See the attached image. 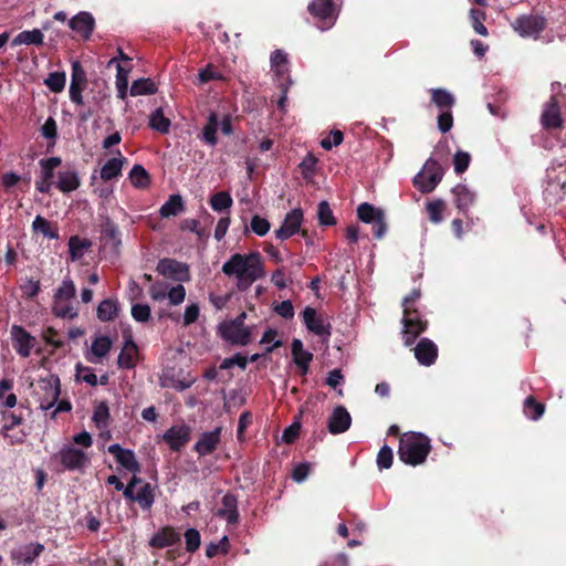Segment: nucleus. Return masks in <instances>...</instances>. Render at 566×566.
Segmentation results:
<instances>
[{"label": "nucleus", "mask_w": 566, "mask_h": 566, "mask_svg": "<svg viewBox=\"0 0 566 566\" xmlns=\"http://www.w3.org/2000/svg\"><path fill=\"white\" fill-rule=\"evenodd\" d=\"M222 272L228 275H234L238 279V289L248 290L252 283L263 277L264 271L259 252L249 254L234 253L223 263Z\"/></svg>", "instance_id": "1"}, {"label": "nucleus", "mask_w": 566, "mask_h": 566, "mask_svg": "<svg viewBox=\"0 0 566 566\" xmlns=\"http://www.w3.org/2000/svg\"><path fill=\"white\" fill-rule=\"evenodd\" d=\"M431 451L430 439L420 432H407L400 436L399 459L411 467L422 464Z\"/></svg>", "instance_id": "2"}, {"label": "nucleus", "mask_w": 566, "mask_h": 566, "mask_svg": "<svg viewBox=\"0 0 566 566\" xmlns=\"http://www.w3.org/2000/svg\"><path fill=\"white\" fill-rule=\"evenodd\" d=\"M443 177V168L433 158H429L420 172L413 178V185L422 193L431 192Z\"/></svg>", "instance_id": "3"}, {"label": "nucleus", "mask_w": 566, "mask_h": 566, "mask_svg": "<svg viewBox=\"0 0 566 566\" xmlns=\"http://www.w3.org/2000/svg\"><path fill=\"white\" fill-rule=\"evenodd\" d=\"M402 325L405 345L410 346L427 329L428 322L417 308H403Z\"/></svg>", "instance_id": "4"}, {"label": "nucleus", "mask_w": 566, "mask_h": 566, "mask_svg": "<svg viewBox=\"0 0 566 566\" xmlns=\"http://www.w3.org/2000/svg\"><path fill=\"white\" fill-rule=\"evenodd\" d=\"M308 11L316 20L319 30L331 29L337 18L335 4L332 0H312L308 4Z\"/></svg>", "instance_id": "5"}, {"label": "nucleus", "mask_w": 566, "mask_h": 566, "mask_svg": "<svg viewBox=\"0 0 566 566\" xmlns=\"http://www.w3.org/2000/svg\"><path fill=\"white\" fill-rule=\"evenodd\" d=\"M56 458L67 471H83L91 462L90 457L83 450L69 444L60 449Z\"/></svg>", "instance_id": "6"}, {"label": "nucleus", "mask_w": 566, "mask_h": 566, "mask_svg": "<svg viewBox=\"0 0 566 566\" xmlns=\"http://www.w3.org/2000/svg\"><path fill=\"white\" fill-rule=\"evenodd\" d=\"M546 25L542 15L524 14L512 22V28L523 38L537 36Z\"/></svg>", "instance_id": "7"}, {"label": "nucleus", "mask_w": 566, "mask_h": 566, "mask_svg": "<svg viewBox=\"0 0 566 566\" xmlns=\"http://www.w3.org/2000/svg\"><path fill=\"white\" fill-rule=\"evenodd\" d=\"M10 335L14 350L23 358L29 357L32 348L36 344L35 337L20 325H12Z\"/></svg>", "instance_id": "8"}, {"label": "nucleus", "mask_w": 566, "mask_h": 566, "mask_svg": "<svg viewBox=\"0 0 566 566\" xmlns=\"http://www.w3.org/2000/svg\"><path fill=\"white\" fill-rule=\"evenodd\" d=\"M40 388L44 391L40 399V408L49 410L55 406L61 395V381L59 376L50 375L40 380Z\"/></svg>", "instance_id": "9"}, {"label": "nucleus", "mask_w": 566, "mask_h": 566, "mask_svg": "<svg viewBox=\"0 0 566 566\" xmlns=\"http://www.w3.org/2000/svg\"><path fill=\"white\" fill-rule=\"evenodd\" d=\"M99 232L103 247L118 253L122 245V234L118 226L109 217H105L101 223Z\"/></svg>", "instance_id": "10"}, {"label": "nucleus", "mask_w": 566, "mask_h": 566, "mask_svg": "<svg viewBox=\"0 0 566 566\" xmlns=\"http://www.w3.org/2000/svg\"><path fill=\"white\" fill-rule=\"evenodd\" d=\"M303 221V211L295 208L286 213L281 227L275 230V237L279 240H286L301 231Z\"/></svg>", "instance_id": "11"}, {"label": "nucleus", "mask_w": 566, "mask_h": 566, "mask_svg": "<svg viewBox=\"0 0 566 566\" xmlns=\"http://www.w3.org/2000/svg\"><path fill=\"white\" fill-rule=\"evenodd\" d=\"M303 323L306 328L318 336L329 337L332 334V327L329 323H325L322 315H318L316 310L306 306L302 312Z\"/></svg>", "instance_id": "12"}, {"label": "nucleus", "mask_w": 566, "mask_h": 566, "mask_svg": "<svg viewBox=\"0 0 566 566\" xmlns=\"http://www.w3.org/2000/svg\"><path fill=\"white\" fill-rule=\"evenodd\" d=\"M219 331L221 337L232 345L247 346L251 342L249 327H233L230 322H224L219 326Z\"/></svg>", "instance_id": "13"}, {"label": "nucleus", "mask_w": 566, "mask_h": 566, "mask_svg": "<svg viewBox=\"0 0 566 566\" xmlns=\"http://www.w3.org/2000/svg\"><path fill=\"white\" fill-rule=\"evenodd\" d=\"M191 429L187 424L172 426L164 433V441L172 451H180L190 441Z\"/></svg>", "instance_id": "14"}, {"label": "nucleus", "mask_w": 566, "mask_h": 566, "mask_svg": "<svg viewBox=\"0 0 566 566\" xmlns=\"http://www.w3.org/2000/svg\"><path fill=\"white\" fill-rule=\"evenodd\" d=\"M107 451L114 455L116 462L132 473L140 471V464L133 450L124 449L118 443L108 446Z\"/></svg>", "instance_id": "15"}, {"label": "nucleus", "mask_w": 566, "mask_h": 566, "mask_svg": "<svg viewBox=\"0 0 566 566\" xmlns=\"http://www.w3.org/2000/svg\"><path fill=\"white\" fill-rule=\"evenodd\" d=\"M221 432L222 427H217L212 431L203 432L193 446V451L197 452L199 457L212 454L220 443Z\"/></svg>", "instance_id": "16"}, {"label": "nucleus", "mask_w": 566, "mask_h": 566, "mask_svg": "<svg viewBox=\"0 0 566 566\" xmlns=\"http://www.w3.org/2000/svg\"><path fill=\"white\" fill-rule=\"evenodd\" d=\"M216 516L226 520L229 525H235L239 522L238 496L231 492L226 493L221 499V507L216 512Z\"/></svg>", "instance_id": "17"}, {"label": "nucleus", "mask_w": 566, "mask_h": 566, "mask_svg": "<svg viewBox=\"0 0 566 566\" xmlns=\"http://www.w3.org/2000/svg\"><path fill=\"white\" fill-rule=\"evenodd\" d=\"M352 417L344 406L334 408L328 418L327 428L332 434L344 433L350 428Z\"/></svg>", "instance_id": "18"}, {"label": "nucleus", "mask_w": 566, "mask_h": 566, "mask_svg": "<svg viewBox=\"0 0 566 566\" xmlns=\"http://www.w3.org/2000/svg\"><path fill=\"white\" fill-rule=\"evenodd\" d=\"M415 357L419 364L423 366H431L438 358V347L429 338H421L413 348Z\"/></svg>", "instance_id": "19"}, {"label": "nucleus", "mask_w": 566, "mask_h": 566, "mask_svg": "<svg viewBox=\"0 0 566 566\" xmlns=\"http://www.w3.org/2000/svg\"><path fill=\"white\" fill-rule=\"evenodd\" d=\"M156 270L160 275L175 280H184L181 274L188 275L187 264L169 258L159 260Z\"/></svg>", "instance_id": "20"}, {"label": "nucleus", "mask_w": 566, "mask_h": 566, "mask_svg": "<svg viewBox=\"0 0 566 566\" xmlns=\"http://www.w3.org/2000/svg\"><path fill=\"white\" fill-rule=\"evenodd\" d=\"M81 186V179L75 168H64L57 172L55 187L63 193L75 191Z\"/></svg>", "instance_id": "21"}, {"label": "nucleus", "mask_w": 566, "mask_h": 566, "mask_svg": "<svg viewBox=\"0 0 566 566\" xmlns=\"http://www.w3.org/2000/svg\"><path fill=\"white\" fill-rule=\"evenodd\" d=\"M542 125L546 129L559 128L563 125L559 106L554 96L546 103L542 113Z\"/></svg>", "instance_id": "22"}, {"label": "nucleus", "mask_w": 566, "mask_h": 566, "mask_svg": "<svg viewBox=\"0 0 566 566\" xmlns=\"http://www.w3.org/2000/svg\"><path fill=\"white\" fill-rule=\"evenodd\" d=\"M94 22L91 13L80 12L70 20L69 25L81 38L88 39L94 29Z\"/></svg>", "instance_id": "23"}, {"label": "nucleus", "mask_w": 566, "mask_h": 566, "mask_svg": "<svg viewBox=\"0 0 566 566\" xmlns=\"http://www.w3.org/2000/svg\"><path fill=\"white\" fill-rule=\"evenodd\" d=\"M180 541V535L171 526L160 528L149 541L154 548H165L172 546Z\"/></svg>", "instance_id": "24"}, {"label": "nucleus", "mask_w": 566, "mask_h": 566, "mask_svg": "<svg viewBox=\"0 0 566 566\" xmlns=\"http://www.w3.org/2000/svg\"><path fill=\"white\" fill-rule=\"evenodd\" d=\"M138 348L132 337L127 338L118 355L117 365L122 369H132L137 363Z\"/></svg>", "instance_id": "25"}, {"label": "nucleus", "mask_w": 566, "mask_h": 566, "mask_svg": "<svg viewBox=\"0 0 566 566\" xmlns=\"http://www.w3.org/2000/svg\"><path fill=\"white\" fill-rule=\"evenodd\" d=\"M108 69H115V71L122 72V71H133L134 69H142L145 67L143 64V61L140 57H132L126 54H124L120 50H118V55L115 57H112L107 62Z\"/></svg>", "instance_id": "26"}, {"label": "nucleus", "mask_w": 566, "mask_h": 566, "mask_svg": "<svg viewBox=\"0 0 566 566\" xmlns=\"http://www.w3.org/2000/svg\"><path fill=\"white\" fill-rule=\"evenodd\" d=\"M116 154L118 157L108 159L101 169V179L109 181L122 176V169L127 159L122 155L120 150L117 149Z\"/></svg>", "instance_id": "27"}, {"label": "nucleus", "mask_w": 566, "mask_h": 566, "mask_svg": "<svg viewBox=\"0 0 566 566\" xmlns=\"http://www.w3.org/2000/svg\"><path fill=\"white\" fill-rule=\"evenodd\" d=\"M452 193L454 196L457 208L462 212H467L475 200L474 192H472L465 185H457L452 189Z\"/></svg>", "instance_id": "28"}, {"label": "nucleus", "mask_w": 566, "mask_h": 566, "mask_svg": "<svg viewBox=\"0 0 566 566\" xmlns=\"http://www.w3.org/2000/svg\"><path fill=\"white\" fill-rule=\"evenodd\" d=\"M186 209L185 201L179 193L170 195L168 200L160 207L159 214L161 218L176 217Z\"/></svg>", "instance_id": "29"}, {"label": "nucleus", "mask_w": 566, "mask_h": 566, "mask_svg": "<svg viewBox=\"0 0 566 566\" xmlns=\"http://www.w3.org/2000/svg\"><path fill=\"white\" fill-rule=\"evenodd\" d=\"M44 552V545L41 543H31L22 548L18 553L12 554V558L19 559L23 564H32L36 557Z\"/></svg>", "instance_id": "30"}, {"label": "nucleus", "mask_w": 566, "mask_h": 566, "mask_svg": "<svg viewBox=\"0 0 566 566\" xmlns=\"http://www.w3.org/2000/svg\"><path fill=\"white\" fill-rule=\"evenodd\" d=\"M119 313V305L116 300L105 298L103 300L96 310V316L101 322L114 321Z\"/></svg>", "instance_id": "31"}, {"label": "nucleus", "mask_w": 566, "mask_h": 566, "mask_svg": "<svg viewBox=\"0 0 566 566\" xmlns=\"http://www.w3.org/2000/svg\"><path fill=\"white\" fill-rule=\"evenodd\" d=\"M87 85L86 73H72V81L70 85V98L76 105L83 104L82 92Z\"/></svg>", "instance_id": "32"}, {"label": "nucleus", "mask_w": 566, "mask_h": 566, "mask_svg": "<svg viewBox=\"0 0 566 566\" xmlns=\"http://www.w3.org/2000/svg\"><path fill=\"white\" fill-rule=\"evenodd\" d=\"M431 102L441 111L451 109L455 104L454 96L444 88L430 90Z\"/></svg>", "instance_id": "33"}, {"label": "nucleus", "mask_w": 566, "mask_h": 566, "mask_svg": "<svg viewBox=\"0 0 566 566\" xmlns=\"http://www.w3.org/2000/svg\"><path fill=\"white\" fill-rule=\"evenodd\" d=\"M148 126L159 134H168L170 130L171 122L164 115L163 108L159 107L151 112L149 115Z\"/></svg>", "instance_id": "34"}, {"label": "nucleus", "mask_w": 566, "mask_h": 566, "mask_svg": "<svg viewBox=\"0 0 566 566\" xmlns=\"http://www.w3.org/2000/svg\"><path fill=\"white\" fill-rule=\"evenodd\" d=\"M44 35L41 30L33 29V30H25L20 32L13 40L12 45H40L43 43Z\"/></svg>", "instance_id": "35"}, {"label": "nucleus", "mask_w": 566, "mask_h": 566, "mask_svg": "<svg viewBox=\"0 0 566 566\" xmlns=\"http://www.w3.org/2000/svg\"><path fill=\"white\" fill-rule=\"evenodd\" d=\"M274 82L281 91V95L277 99V108L284 113L286 111L287 93L293 81L289 75L285 76V73H275Z\"/></svg>", "instance_id": "36"}, {"label": "nucleus", "mask_w": 566, "mask_h": 566, "mask_svg": "<svg viewBox=\"0 0 566 566\" xmlns=\"http://www.w3.org/2000/svg\"><path fill=\"white\" fill-rule=\"evenodd\" d=\"M32 229L35 233H41L48 239H59L57 227H53L52 223L42 216L35 217L32 222Z\"/></svg>", "instance_id": "37"}, {"label": "nucleus", "mask_w": 566, "mask_h": 566, "mask_svg": "<svg viewBox=\"0 0 566 566\" xmlns=\"http://www.w3.org/2000/svg\"><path fill=\"white\" fill-rule=\"evenodd\" d=\"M92 420L98 429L108 428L111 413L107 401H99L95 405Z\"/></svg>", "instance_id": "38"}, {"label": "nucleus", "mask_w": 566, "mask_h": 566, "mask_svg": "<svg viewBox=\"0 0 566 566\" xmlns=\"http://www.w3.org/2000/svg\"><path fill=\"white\" fill-rule=\"evenodd\" d=\"M219 126L218 115L216 113H211L208 117L207 124L202 128V140L210 145L216 146L218 143L217 139V129Z\"/></svg>", "instance_id": "39"}, {"label": "nucleus", "mask_w": 566, "mask_h": 566, "mask_svg": "<svg viewBox=\"0 0 566 566\" xmlns=\"http://www.w3.org/2000/svg\"><path fill=\"white\" fill-rule=\"evenodd\" d=\"M129 179L134 187L139 189H146L150 185V175L142 165H134L130 172Z\"/></svg>", "instance_id": "40"}, {"label": "nucleus", "mask_w": 566, "mask_h": 566, "mask_svg": "<svg viewBox=\"0 0 566 566\" xmlns=\"http://www.w3.org/2000/svg\"><path fill=\"white\" fill-rule=\"evenodd\" d=\"M52 313L60 318L73 319L77 317L78 310L70 301H53Z\"/></svg>", "instance_id": "41"}, {"label": "nucleus", "mask_w": 566, "mask_h": 566, "mask_svg": "<svg viewBox=\"0 0 566 566\" xmlns=\"http://www.w3.org/2000/svg\"><path fill=\"white\" fill-rule=\"evenodd\" d=\"M212 210L222 212L229 210L233 205V199L228 191H219L210 197L209 201Z\"/></svg>", "instance_id": "42"}, {"label": "nucleus", "mask_w": 566, "mask_h": 566, "mask_svg": "<svg viewBox=\"0 0 566 566\" xmlns=\"http://www.w3.org/2000/svg\"><path fill=\"white\" fill-rule=\"evenodd\" d=\"M380 214H384V211L368 202H363L357 208V217L364 223H373Z\"/></svg>", "instance_id": "43"}, {"label": "nucleus", "mask_w": 566, "mask_h": 566, "mask_svg": "<svg viewBox=\"0 0 566 566\" xmlns=\"http://www.w3.org/2000/svg\"><path fill=\"white\" fill-rule=\"evenodd\" d=\"M155 501L154 488L150 483H145L136 493L134 502H137L143 510H150Z\"/></svg>", "instance_id": "44"}, {"label": "nucleus", "mask_w": 566, "mask_h": 566, "mask_svg": "<svg viewBox=\"0 0 566 566\" xmlns=\"http://www.w3.org/2000/svg\"><path fill=\"white\" fill-rule=\"evenodd\" d=\"M291 349H292L293 360L296 366L310 364L312 361L313 354L307 350H304L303 343L301 339H297V338L293 339Z\"/></svg>", "instance_id": "45"}, {"label": "nucleus", "mask_w": 566, "mask_h": 566, "mask_svg": "<svg viewBox=\"0 0 566 566\" xmlns=\"http://www.w3.org/2000/svg\"><path fill=\"white\" fill-rule=\"evenodd\" d=\"M76 294V287L74 282L66 277L63 280L62 284L56 289L53 301H71L75 297Z\"/></svg>", "instance_id": "46"}, {"label": "nucleus", "mask_w": 566, "mask_h": 566, "mask_svg": "<svg viewBox=\"0 0 566 566\" xmlns=\"http://www.w3.org/2000/svg\"><path fill=\"white\" fill-rule=\"evenodd\" d=\"M545 412V405L528 396L524 401V413L532 420H538Z\"/></svg>", "instance_id": "47"}, {"label": "nucleus", "mask_w": 566, "mask_h": 566, "mask_svg": "<svg viewBox=\"0 0 566 566\" xmlns=\"http://www.w3.org/2000/svg\"><path fill=\"white\" fill-rule=\"evenodd\" d=\"M112 348V340L106 335H101L94 338L92 346H91V353L96 358H103L105 357Z\"/></svg>", "instance_id": "48"}, {"label": "nucleus", "mask_w": 566, "mask_h": 566, "mask_svg": "<svg viewBox=\"0 0 566 566\" xmlns=\"http://www.w3.org/2000/svg\"><path fill=\"white\" fill-rule=\"evenodd\" d=\"M157 91L156 84L150 78H139L133 82L130 86V95L139 96L154 94Z\"/></svg>", "instance_id": "49"}, {"label": "nucleus", "mask_w": 566, "mask_h": 566, "mask_svg": "<svg viewBox=\"0 0 566 566\" xmlns=\"http://www.w3.org/2000/svg\"><path fill=\"white\" fill-rule=\"evenodd\" d=\"M62 164V159L60 157H49L43 158L39 161V165L41 167V177L45 180H53L54 178V170L56 167H59Z\"/></svg>", "instance_id": "50"}, {"label": "nucleus", "mask_w": 566, "mask_h": 566, "mask_svg": "<svg viewBox=\"0 0 566 566\" xmlns=\"http://www.w3.org/2000/svg\"><path fill=\"white\" fill-rule=\"evenodd\" d=\"M317 218L321 226H335L336 218L327 201H321L317 207Z\"/></svg>", "instance_id": "51"}, {"label": "nucleus", "mask_w": 566, "mask_h": 566, "mask_svg": "<svg viewBox=\"0 0 566 566\" xmlns=\"http://www.w3.org/2000/svg\"><path fill=\"white\" fill-rule=\"evenodd\" d=\"M470 20H471V24H472V28L474 29V31L480 34V35H488V29L483 24L484 20H485V13L481 10H478V9H471L470 10Z\"/></svg>", "instance_id": "52"}, {"label": "nucleus", "mask_w": 566, "mask_h": 566, "mask_svg": "<svg viewBox=\"0 0 566 566\" xmlns=\"http://www.w3.org/2000/svg\"><path fill=\"white\" fill-rule=\"evenodd\" d=\"M20 290L25 298H34L41 291L40 281L27 277L21 284Z\"/></svg>", "instance_id": "53"}, {"label": "nucleus", "mask_w": 566, "mask_h": 566, "mask_svg": "<svg viewBox=\"0 0 566 566\" xmlns=\"http://www.w3.org/2000/svg\"><path fill=\"white\" fill-rule=\"evenodd\" d=\"M444 208H446L444 201L441 199H437V200L428 202L427 211L429 213V219L433 223L441 222Z\"/></svg>", "instance_id": "54"}, {"label": "nucleus", "mask_w": 566, "mask_h": 566, "mask_svg": "<svg viewBox=\"0 0 566 566\" xmlns=\"http://www.w3.org/2000/svg\"><path fill=\"white\" fill-rule=\"evenodd\" d=\"M133 318L138 323H147L150 319V306L144 303H136L130 310Z\"/></svg>", "instance_id": "55"}, {"label": "nucleus", "mask_w": 566, "mask_h": 566, "mask_svg": "<svg viewBox=\"0 0 566 566\" xmlns=\"http://www.w3.org/2000/svg\"><path fill=\"white\" fill-rule=\"evenodd\" d=\"M317 159L314 155L308 154L298 165L302 177L308 180L313 177L316 168Z\"/></svg>", "instance_id": "56"}, {"label": "nucleus", "mask_w": 566, "mask_h": 566, "mask_svg": "<svg viewBox=\"0 0 566 566\" xmlns=\"http://www.w3.org/2000/svg\"><path fill=\"white\" fill-rule=\"evenodd\" d=\"M65 73H50L49 77L44 81L46 86L54 93L62 92L65 86Z\"/></svg>", "instance_id": "57"}, {"label": "nucleus", "mask_w": 566, "mask_h": 566, "mask_svg": "<svg viewBox=\"0 0 566 566\" xmlns=\"http://www.w3.org/2000/svg\"><path fill=\"white\" fill-rule=\"evenodd\" d=\"M90 245L91 243L87 240H82L77 235H73L69 240V250L73 259L81 256L83 250Z\"/></svg>", "instance_id": "58"}, {"label": "nucleus", "mask_w": 566, "mask_h": 566, "mask_svg": "<svg viewBox=\"0 0 566 566\" xmlns=\"http://www.w3.org/2000/svg\"><path fill=\"white\" fill-rule=\"evenodd\" d=\"M394 453L390 447L382 446L377 454V465L380 470L389 469L392 465Z\"/></svg>", "instance_id": "59"}, {"label": "nucleus", "mask_w": 566, "mask_h": 566, "mask_svg": "<svg viewBox=\"0 0 566 566\" xmlns=\"http://www.w3.org/2000/svg\"><path fill=\"white\" fill-rule=\"evenodd\" d=\"M251 230L259 237L265 235L271 228L269 220L258 214L253 216L250 223Z\"/></svg>", "instance_id": "60"}, {"label": "nucleus", "mask_w": 566, "mask_h": 566, "mask_svg": "<svg viewBox=\"0 0 566 566\" xmlns=\"http://www.w3.org/2000/svg\"><path fill=\"white\" fill-rule=\"evenodd\" d=\"M186 549L189 553H195L201 544L200 533L196 528H188L185 533Z\"/></svg>", "instance_id": "61"}, {"label": "nucleus", "mask_w": 566, "mask_h": 566, "mask_svg": "<svg viewBox=\"0 0 566 566\" xmlns=\"http://www.w3.org/2000/svg\"><path fill=\"white\" fill-rule=\"evenodd\" d=\"M470 161L471 156L469 155V153L461 150L457 151L453 157L454 171L458 175L463 174L468 169Z\"/></svg>", "instance_id": "62"}, {"label": "nucleus", "mask_w": 566, "mask_h": 566, "mask_svg": "<svg viewBox=\"0 0 566 566\" xmlns=\"http://www.w3.org/2000/svg\"><path fill=\"white\" fill-rule=\"evenodd\" d=\"M57 331L54 327H46L42 333V338L46 345L52 346L54 349H60L64 346V342L57 339Z\"/></svg>", "instance_id": "63"}, {"label": "nucleus", "mask_w": 566, "mask_h": 566, "mask_svg": "<svg viewBox=\"0 0 566 566\" xmlns=\"http://www.w3.org/2000/svg\"><path fill=\"white\" fill-rule=\"evenodd\" d=\"M343 140H344V134L338 129H333V130H331L328 137L322 139L321 146L324 149L329 150V149H332L333 146L340 145L343 143Z\"/></svg>", "instance_id": "64"}]
</instances>
